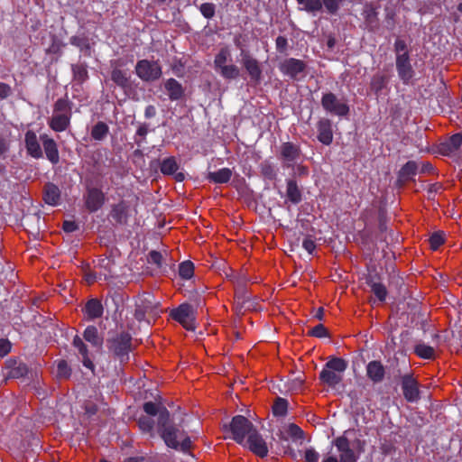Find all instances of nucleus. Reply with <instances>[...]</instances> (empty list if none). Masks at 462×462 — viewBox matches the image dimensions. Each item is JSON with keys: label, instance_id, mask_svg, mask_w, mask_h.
<instances>
[{"label": "nucleus", "instance_id": "1", "mask_svg": "<svg viewBox=\"0 0 462 462\" xmlns=\"http://www.w3.org/2000/svg\"><path fill=\"white\" fill-rule=\"evenodd\" d=\"M146 415L137 420L140 430L154 438L157 433L169 448L189 454L192 448L191 437L185 429V420L175 422L168 409L161 402L152 401L143 404Z\"/></svg>", "mask_w": 462, "mask_h": 462}, {"label": "nucleus", "instance_id": "2", "mask_svg": "<svg viewBox=\"0 0 462 462\" xmlns=\"http://www.w3.org/2000/svg\"><path fill=\"white\" fill-rule=\"evenodd\" d=\"M72 116V102L66 97H60L53 105V112L48 120L49 127L57 133L66 131L69 125Z\"/></svg>", "mask_w": 462, "mask_h": 462}, {"label": "nucleus", "instance_id": "3", "mask_svg": "<svg viewBox=\"0 0 462 462\" xmlns=\"http://www.w3.org/2000/svg\"><path fill=\"white\" fill-rule=\"evenodd\" d=\"M347 368V362L341 357L333 356L324 365L319 373V380L322 383L335 388L343 380V374Z\"/></svg>", "mask_w": 462, "mask_h": 462}, {"label": "nucleus", "instance_id": "4", "mask_svg": "<svg viewBox=\"0 0 462 462\" xmlns=\"http://www.w3.org/2000/svg\"><path fill=\"white\" fill-rule=\"evenodd\" d=\"M108 351L117 359L120 364H125L130 359L132 351V336L126 331L116 333L106 339Z\"/></svg>", "mask_w": 462, "mask_h": 462}, {"label": "nucleus", "instance_id": "5", "mask_svg": "<svg viewBox=\"0 0 462 462\" xmlns=\"http://www.w3.org/2000/svg\"><path fill=\"white\" fill-rule=\"evenodd\" d=\"M226 429L232 434V439L240 445L245 444V438L255 430L254 425L245 416L236 415Z\"/></svg>", "mask_w": 462, "mask_h": 462}, {"label": "nucleus", "instance_id": "6", "mask_svg": "<svg viewBox=\"0 0 462 462\" xmlns=\"http://www.w3.org/2000/svg\"><path fill=\"white\" fill-rule=\"evenodd\" d=\"M86 191L83 195V200L86 209L89 213H96L100 210L106 201V193L100 187L92 186L86 180Z\"/></svg>", "mask_w": 462, "mask_h": 462}, {"label": "nucleus", "instance_id": "7", "mask_svg": "<svg viewBox=\"0 0 462 462\" xmlns=\"http://www.w3.org/2000/svg\"><path fill=\"white\" fill-rule=\"evenodd\" d=\"M321 106L327 113L339 117L346 116L350 111L346 102L338 99L336 94L332 92L322 95Z\"/></svg>", "mask_w": 462, "mask_h": 462}, {"label": "nucleus", "instance_id": "8", "mask_svg": "<svg viewBox=\"0 0 462 462\" xmlns=\"http://www.w3.org/2000/svg\"><path fill=\"white\" fill-rule=\"evenodd\" d=\"M135 73L143 81L150 82L159 79L162 70L158 61L143 59L136 62Z\"/></svg>", "mask_w": 462, "mask_h": 462}, {"label": "nucleus", "instance_id": "9", "mask_svg": "<svg viewBox=\"0 0 462 462\" xmlns=\"http://www.w3.org/2000/svg\"><path fill=\"white\" fill-rule=\"evenodd\" d=\"M170 316L184 328L194 330L195 310L189 303H182L171 310Z\"/></svg>", "mask_w": 462, "mask_h": 462}, {"label": "nucleus", "instance_id": "10", "mask_svg": "<svg viewBox=\"0 0 462 462\" xmlns=\"http://www.w3.org/2000/svg\"><path fill=\"white\" fill-rule=\"evenodd\" d=\"M125 65V62L122 60H114L110 61L111 66V73L110 79L111 80L121 89L127 90L132 87L131 74L127 69H121L122 66Z\"/></svg>", "mask_w": 462, "mask_h": 462}, {"label": "nucleus", "instance_id": "11", "mask_svg": "<svg viewBox=\"0 0 462 462\" xmlns=\"http://www.w3.org/2000/svg\"><path fill=\"white\" fill-rule=\"evenodd\" d=\"M306 69V62L295 58L285 59L279 64L281 73L292 80H300Z\"/></svg>", "mask_w": 462, "mask_h": 462}, {"label": "nucleus", "instance_id": "12", "mask_svg": "<svg viewBox=\"0 0 462 462\" xmlns=\"http://www.w3.org/2000/svg\"><path fill=\"white\" fill-rule=\"evenodd\" d=\"M153 299L150 293H143L136 299L134 316L137 321L145 320L146 314L155 313L157 305Z\"/></svg>", "mask_w": 462, "mask_h": 462}, {"label": "nucleus", "instance_id": "13", "mask_svg": "<svg viewBox=\"0 0 462 462\" xmlns=\"http://www.w3.org/2000/svg\"><path fill=\"white\" fill-rule=\"evenodd\" d=\"M402 391L408 402H417L420 399L419 383L411 374H406L401 378Z\"/></svg>", "mask_w": 462, "mask_h": 462}, {"label": "nucleus", "instance_id": "14", "mask_svg": "<svg viewBox=\"0 0 462 462\" xmlns=\"http://www.w3.org/2000/svg\"><path fill=\"white\" fill-rule=\"evenodd\" d=\"M301 150L300 145L291 142L282 143L280 146V159L282 161L283 167H294V164L300 158Z\"/></svg>", "mask_w": 462, "mask_h": 462}, {"label": "nucleus", "instance_id": "15", "mask_svg": "<svg viewBox=\"0 0 462 462\" xmlns=\"http://www.w3.org/2000/svg\"><path fill=\"white\" fill-rule=\"evenodd\" d=\"M244 446L247 447L251 452L259 457H265L268 455V447L266 441L255 428L254 430L248 436Z\"/></svg>", "mask_w": 462, "mask_h": 462}, {"label": "nucleus", "instance_id": "16", "mask_svg": "<svg viewBox=\"0 0 462 462\" xmlns=\"http://www.w3.org/2000/svg\"><path fill=\"white\" fill-rule=\"evenodd\" d=\"M395 66L398 77L402 83L403 85H410L415 75V70L411 65V57H395Z\"/></svg>", "mask_w": 462, "mask_h": 462}, {"label": "nucleus", "instance_id": "17", "mask_svg": "<svg viewBox=\"0 0 462 462\" xmlns=\"http://www.w3.org/2000/svg\"><path fill=\"white\" fill-rule=\"evenodd\" d=\"M242 65L249 75L251 81L259 84L262 80V69L259 61L248 52L242 51Z\"/></svg>", "mask_w": 462, "mask_h": 462}, {"label": "nucleus", "instance_id": "18", "mask_svg": "<svg viewBox=\"0 0 462 462\" xmlns=\"http://www.w3.org/2000/svg\"><path fill=\"white\" fill-rule=\"evenodd\" d=\"M109 217L116 225L125 226L129 219V205L128 203L121 199L118 203L111 206Z\"/></svg>", "mask_w": 462, "mask_h": 462}, {"label": "nucleus", "instance_id": "19", "mask_svg": "<svg viewBox=\"0 0 462 462\" xmlns=\"http://www.w3.org/2000/svg\"><path fill=\"white\" fill-rule=\"evenodd\" d=\"M366 377L374 383H382L386 374V367L380 360H372L365 366Z\"/></svg>", "mask_w": 462, "mask_h": 462}, {"label": "nucleus", "instance_id": "20", "mask_svg": "<svg viewBox=\"0 0 462 462\" xmlns=\"http://www.w3.org/2000/svg\"><path fill=\"white\" fill-rule=\"evenodd\" d=\"M364 23L368 32H374L379 28V18L376 7L371 3H365L362 11Z\"/></svg>", "mask_w": 462, "mask_h": 462}, {"label": "nucleus", "instance_id": "21", "mask_svg": "<svg viewBox=\"0 0 462 462\" xmlns=\"http://www.w3.org/2000/svg\"><path fill=\"white\" fill-rule=\"evenodd\" d=\"M179 168L180 166L174 156L167 157L160 163V170L163 175L173 176L176 181L181 182L185 180V174L178 171Z\"/></svg>", "mask_w": 462, "mask_h": 462}, {"label": "nucleus", "instance_id": "22", "mask_svg": "<svg viewBox=\"0 0 462 462\" xmlns=\"http://www.w3.org/2000/svg\"><path fill=\"white\" fill-rule=\"evenodd\" d=\"M317 139L324 145H330L333 142L332 121L322 117L317 122Z\"/></svg>", "mask_w": 462, "mask_h": 462}, {"label": "nucleus", "instance_id": "23", "mask_svg": "<svg viewBox=\"0 0 462 462\" xmlns=\"http://www.w3.org/2000/svg\"><path fill=\"white\" fill-rule=\"evenodd\" d=\"M253 303L251 295L244 285H237L235 290V308L237 312L251 310Z\"/></svg>", "mask_w": 462, "mask_h": 462}, {"label": "nucleus", "instance_id": "24", "mask_svg": "<svg viewBox=\"0 0 462 462\" xmlns=\"http://www.w3.org/2000/svg\"><path fill=\"white\" fill-rule=\"evenodd\" d=\"M5 368L7 370V376L9 378H23L25 377L29 373V368L19 359L10 358L5 363Z\"/></svg>", "mask_w": 462, "mask_h": 462}, {"label": "nucleus", "instance_id": "25", "mask_svg": "<svg viewBox=\"0 0 462 462\" xmlns=\"http://www.w3.org/2000/svg\"><path fill=\"white\" fill-rule=\"evenodd\" d=\"M389 81L390 77L387 74L378 71L371 78L370 90L378 97L383 94L384 90L388 89Z\"/></svg>", "mask_w": 462, "mask_h": 462}, {"label": "nucleus", "instance_id": "26", "mask_svg": "<svg viewBox=\"0 0 462 462\" xmlns=\"http://www.w3.org/2000/svg\"><path fill=\"white\" fill-rule=\"evenodd\" d=\"M286 201L298 205L302 201V189L294 178L286 179Z\"/></svg>", "mask_w": 462, "mask_h": 462}, {"label": "nucleus", "instance_id": "27", "mask_svg": "<svg viewBox=\"0 0 462 462\" xmlns=\"http://www.w3.org/2000/svg\"><path fill=\"white\" fill-rule=\"evenodd\" d=\"M335 445L340 452V462H356L357 457L354 450L350 448L349 441L345 437H339L335 440Z\"/></svg>", "mask_w": 462, "mask_h": 462}, {"label": "nucleus", "instance_id": "28", "mask_svg": "<svg viewBox=\"0 0 462 462\" xmlns=\"http://www.w3.org/2000/svg\"><path fill=\"white\" fill-rule=\"evenodd\" d=\"M24 143L27 153L32 158L39 159L42 157V151L38 142L36 134L28 130L25 133Z\"/></svg>", "mask_w": 462, "mask_h": 462}, {"label": "nucleus", "instance_id": "29", "mask_svg": "<svg viewBox=\"0 0 462 462\" xmlns=\"http://www.w3.org/2000/svg\"><path fill=\"white\" fill-rule=\"evenodd\" d=\"M462 144V134L457 133L451 135L446 142L439 143L438 149L439 153L449 156L457 152Z\"/></svg>", "mask_w": 462, "mask_h": 462}, {"label": "nucleus", "instance_id": "30", "mask_svg": "<svg viewBox=\"0 0 462 462\" xmlns=\"http://www.w3.org/2000/svg\"><path fill=\"white\" fill-rule=\"evenodd\" d=\"M418 172V164L415 161H408L398 171L397 184L402 186L409 180H413Z\"/></svg>", "mask_w": 462, "mask_h": 462}, {"label": "nucleus", "instance_id": "31", "mask_svg": "<svg viewBox=\"0 0 462 462\" xmlns=\"http://www.w3.org/2000/svg\"><path fill=\"white\" fill-rule=\"evenodd\" d=\"M40 138L42 142L44 152L46 154L47 159L52 164H57L60 161V154L56 142L52 138L49 137L47 134L41 135Z\"/></svg>", "mask_w": 462, "mask_h": 462}, {"label": "nucleus", "instance_id": "32", "mask_svg": "<svg viewBox=\"0 0 462 462\" xmlns=\"http://www.w3.org/2000/svg\"><path fill=\"white\" fill-rule=\"evenodd\" d=\"M72 346L82 357V364L85 367L93 370L94 364L89 356L88 346L84 343V339L76 335L72 340Z\"/></svg>", "mask_w": 462, "mask_h": 462}, {"label": "nucleus", "instance_id": "33", "mask_svg": "<svg viewBox=\"0 0 462 462\" xmlns=\"http://www.w3.org/2000/svg\"><path fill=\"white\" fill-rule=\"evenodd\" d=\"M82 338L98 350L103 346L104 338L99 334L97 328L93 325L88 326L85 328Z\"/></svg>", "mask_w": 462, "mask_h": 462}, {"label": "nucleus", "instance_id": "34", "mask_svg": "<svg viewBox=\"0 0 462 462\" xmlns=\"http://www.w3.org/2000/svg\"><path fill=\"white\" fill-rule=\"evenodd\" d=\"M164 88L171 101H177L184 96V88L182 85L175 79L171 78L164 83Z\"/></svg>", "mask_w": 462, "mask_h": 462}, {"label": "nucleus", "instance_id": "35", "mask_svg": "<svg viewBox=\"0 0 462 462\" xmlns=\"http://www.w3.org/2000/svg\"><path fill=\"white\" fill-rule=\"evenodd\" d=\"M43 199L50 206H57L60 200V190L57 185L48 182L44 186Z\"/></svg>", "mask_w": 462, "mask_h": 462}, {"label": "nucleus", "instance_id": "36", "mask_svg": "<svg viewBox=\"0 0 462 462\" xmlns=\"http://www.w3.org/2000/svg\"><path fill=\"white\" fill-rule=\"evenodd\" d=\"M83 311L88 319H96L101 318L104 313V308L101 301L97 299H91L87 301Z\"/></svg>", "mask_w": 462, "mask_h": 462}, {"label": "nucleus", "instance_id": "37", "mask_svg": "<svg viewBox=\"0 0 462 462\" xmlns=\"http://www.w3.org/2000/svg\"><path fill=\"white\" fill-rule=\"evenodd\" d=\"M232 177V171L229 168H222L217 171L208 172L207 179L213 183H227Z\"/></svg>", "mask_w": 462, "mask_h": 462}, {"label": "nucleus", "instance_id": "38", "mask_svg": "<svg viewBox=\"0 0 462 462\" xmlns=\"http://www.w3.org/2000/svg\"><path fill=\"white\" fill-rule=\"evenodd\" d=\"M69 43L79 49L85 56H91V44L89 39L85 35H73L69 38Z\"/></svg>", "mask_w": 462, "mask_h": 462}, {"label": "nucleus", "instance_id": "39", "mask_svg": "<svg viewBox=\"0 0 462 462\" xmlns=\"http://www.w3.org/2000/svg\"><path fill=\"white\" fill-rule=\"evenodd\" d=\"M73 79L79 84H82L88 79V72L86 63H77L71 65Z\"/></svg>", "mask_w": 462, "mask_h": 462}, {"label": "nucleus", "instance_id": "40", "mask_svg": "<svg viewBox=\"0 0 462 462\" xmlns=\"http://www.w3.org/2000/svg\"><path fill=\"white\" fill-rule=\"evenodd\" d=\"M112 265H113L112 261L107 257L98 259L97 267L100 269V271L98 272L99 280H101L103 277L104 280L106 281L110 277H112V270H111Z\"/></svg>", "mask_w": 462, "mask_h": 462}, {"label": "nucleus", "instance_id": "41", "mask_svg": "<svg viewBox=\"0 0 462 462\" xmlns=\"http://www.w3.org/2000/svg\"><path fill=\"white\" fill-rule=\"evenodd\" d=\"M108 133V125L106 123L99 121L93 125L91 129V137L96 141H102L106 137Z\"/></svg>", "mask_w": 462, "mask_h": 462}, {"label": "nucleus", "instance_id": "42", "mask_svg": "<svg viewBox=\"0 0 462 462\" xmlns=\"http://www.w3.org/2000/svg\"><path fill=\"white\" fill-rule=\"evenodd\" d=\"M150 132L149 125L146 123H141L139 124L135 134L134 136V141L135 144L141 148L143 147V143H146V137Z\"/></svg>", "mask_w": 462, "mask_h": 462}, {"label": "nucleus", "instance_id": "43", "mask_svg": "<svg viewBox=\"0 0 462 462\" xmlns=\"http://www.w3.org/2000/svg\"><path fill=\"white\" fill-rule=\"evenodd\" d=\"M414 353L422 359H434L435 357L434 347L424 343L417 344L414 346Z\"/></svg>", "mask_w": 462, "mask_h": 462}, {"label": "nucleus", "instance_id": "44", "mask_svg": "<svg viewBox=\"0 0 462 462\" xmlns=\"http://www.w3.org/2000/svg\"><path fill=\"white\" fill-rule=\"evenodd\" d=\"M300 5H302V10L315 14L322 10L321 0H296Z\"/></svg>", "mask_w": 462, "mask_h": 462}, {"label": "nucleus", "instance_id": "45", "mask_svg": "<svg viewBox=\"0 0 462 462\" xmlns=\"http://www.w3.org/2000/svg\"><path fill=\"white\" fill-rule=\"evenodd\" d=\"M367 284L370 286L371 291L380 301H384L386 300L387 290L383 283L368 281Z\"/></svg>", "mask_w": 462, "mask_h": 462}, {"label": "nucleus", "instance_id": "46", "mask_svg": "<svg viewBox=\"0 0 462 462\" xmlns=\"http://www.w3.org/2000/svg\"><path fill=\"white\" fill-rule=\"evenodd\" d=\"M179 275L181 279L189 280L194 275V263L189 261H184L179 265Z\"/></svg>", "mask_w": 462, "mask_h": 462}, {"label": "nucleus", "instance_id": "47", "mask_svg": "<svg viewBox=\"0 0 462 462\" xmlns=\"http://www.w3.org/2000/svg\"><path fill=\"white\" fill-rule=\"evenodd\" d=\"M288 401L282 397H277L273 405V414L276 417H283L287 414Z\"/></svg>", "mask_w": 462, "mask_h": 462}, {"label": "nucleus", "instance_id": "48", "mask_svg": "<svg viewBox=\"0 0 462 462\" xmlns=\"http://www.w3.org/2000/svg\"><path fill=\"white\" fill-rule=\"evenodd\" d=\"M219 73L225 79L232 80L237 79L240 76V69L236 65L230 64L226 65L221 69H219Z\"/></svg>", "mask_w": 462, "mask_h": 462}, {"label": "nucleus", "instance_id": "49", "mask_svg": "<svg viewBox=\"0 0 462 462\" xmlns=\"http://www.w3.org/2000/svg\"><path fill=\"white\" fill-rule=\"evenodd\" d=\"M287 433L291 438L293 441H300L302 443L305 433L304 431L295 423H290L287 428Z\"/></svg>", "mask_w": 462, "mask_h": 462}, {"label": "nucleus", "instance_id": "50", "mask_svg": "<svg viewBox=\"0 0 462 462\" xmlns=\"http://www.w3.org/2000/svg\"><path fill=\"white\" fill-rule=\"evenodd\" d=\"M393 51L395 53V57L401 56H410V51L408 49V45L406 42L401 38H397L393 44Z\"/></svg>", "mask_w": 462, "mask_h": 462}, {"label": "nucleus", "instance_id": "51", "mask_svg": "<svg viewBox=\"0 0 462 462\" xmlns=\"http://www.w3.org/2000/svg\"><path fill=\"white\" fill-rule=\"evenodd\" d=\"M430 248L432 250H437L439 247L444 244V233L443 232H434L429 239Z\"/></svg>", "mask_w": 462, "mask_h": 462}, {"label": "nucleus", "instance_id": "52", "mask_svg": "<svg viewBox=\"0 0 462 462\" xmlns=\"http://www.w3.org/2000/svg\"><path fill=\"white\" fill-rule=\"evenodd\" d=\"M228 57V51L226 49H221L219 52L216 55L214 60V65L217 69H221L226 66V62Z\"/></svg>", "mask_w": 462, "mask_h": 462}, {"label": "nucleus", "instance_id": "53", "mask_svg": "<svg viewBox=\"0 0 462 462\" xmlns=\"http://www.w3.org/2000/svg\"><path fill=\"white\" fill-rule=\"evenodd\" d=\"M308 336L322 338L328 337L329 334L327 328L323 324L319 323L308 332Z\"/></svg>", "mask_w": 462, "mask_h": 462}, {"label": "nucleus", "instance_id": "54", "mask_svg": "<svg viewBox=\"0 0 462 462\" xmlns=\"http://www.w3.org/2000/svg\"><path fill=\"white\" fill-rule=\"evenodd\" d=\"M261 173L263 176L270 180H273L276 178V171L273 166L267 162H264L260 166Z\"/></svg>", "mask_w": 462, "mask_h": 462}, {"label": "nucleus", "instance_id": "55", "mask_svg": "<svg viewBox=\"0 0 462 462\" xmlns=\"http://www.w3.org/2000/svg\"><path fill=\"white\" fill-rule=\"evenodd\" d=\"M199 11L206 19H211L216 14V5L213 3H204L199 6Z\"/></svg>", "mask_w": 462, "mask_h": 462}, {"label": "nucleus", "instance_id": "56", "mask_svg": "<svg viewBox=\"0 0 462 462\" xmlns=\"http://www.w3.org/2000/svg\"><path fill=\"white\" fill-rule=\"evenodd\" d=\"M380 450H381V453L383 455L390 456V455H393L395 452L396 448H395L394 444L392 441L383 439L381 442Z\"/></svg>", "mask_w": 462, "mask_h": 462}, {"label": "nucleus", "instance_id": "57", "mask_svg": "<svg viewBox=\"0 0 462 462\" xmlns=\"http://www.w3.org/2000/svg\"><path fill=\"white\" fill-rule=\"evenodd\" d=\"M163 256L162 253L152 250L148 254V263L155 264L157 267H162Z\"/></svg>", "mask_w": 462, "mask_h": 462}, {"label": "nucleus", "instance_id": "58", "mask_svg": "<svg viewBox=\"0 0 462 462\" xmlns=\"http://www.w3.org/2000/svg\"><path fill=\"white\" fill-rule=\"evenodd\" d=\"M276 50L279 53L287 54L288 40L284 36H278L275 40Z\"/></svg>", "mask_w": 462, "mask_h": 462}, {"label": "nucleus", "instance_id": "59", "mask_svg": "<svg viewBox=\"0 0 462 462\" xmlns=\"http://www.w3.org/2000/svg\"><path fill=\"white\" fill-rule=\"evenodd\" d=\"M71 369L65 360L59 361L57 365V374L59 376L69 377L70 375Z\"/></svg>", "mask_w": 462, "mask_h": 462}, {"label": "nucleus", "instance_id": "60", "mask_svg": "<svg viewBox=\"0 0 462 462\" xmlns=\"http://www.w3.org/2000/svg\"><path fill=\"white\" fill-rule=\"evenodd\" d=\"M61 46V42L55 35H53L52 42L45 51L47 54H58L60 52Z\"/></svg>", "mask_w": 462, "mask_h": 462}, {"label": "nucleus", "instance_id": "61", "mask_svg": "<svg viewBox=\"0 0 462 462\" xmlns=\"http://www.w3.org/2000/svg\"><path fill=\"white\" fill-rule=\"evenodd\" d=\"M302 247L310 254H312L316 249V242L311 236H306L302 241Z\"/></svg>", "mask_w": 462, "mask_h": 462}, {"label": "nucleus", "instance_id": "62", "mask_svg": "<svg viewBox=\"0 0 462 462\" xmlns=\"http://www.w3.org/2000/svg\"><path fill=\"white\" fill-rule=\"evenodd\" d=\"M305 462H319V454L313 448H308L304 452Z\"/></svg>", "mask_w": 462, "mask_h": 462}, {"label": "nucleus", "instance_id": "63", "mask_svg": "<svg viewBox=\"0 0 462 462\" xmlns=\"http://www.w3.org/2000/svg\"><path fill=\"white\" fill-rule=\"evenodd\" d=\"M12 349V344L7 338H0V357L7 356Z\"/></svg>", "mask_w": 462, "mask_h": 462}, {"label": "nucleus", "instance_id": "64", "mask_svg": "<svg viewBox=\"0 0 462 462\" xmlns=\"http://www.w3.org/2000/svg\"><path fill=\"white\" fill-rule=\"evenodd\" d=\"M62 229L66 233H72L79 229V225L72 220H65L62 224Z\"/></svg>", "mask_w": 462, "mask_h": 462}]
</instances>
